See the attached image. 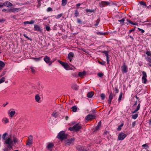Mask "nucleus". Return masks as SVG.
I'll use <instances>...</instances> for the list:
<instances>
[{"label":"nucleus","mask_w":151,"mask_h":151,"mask_svg":"<svg viewBox=\"0 0 151 151\" xmlns=\"http://www.w3.org/2000/svg\"><path fill=\"white\" fill-rule=\"evenodd\" d=\"M5 144H8L7 147L4 149V151H10L11 149L12 148V146L14 145L13 141L10 137H8L5 141Z\"/></svg>","instance_id":"1"},{"label":"nucleus","mask_w":151,"mask_h":151,"mask_svg":"<svg viewBox=\"0 0 151 151\" xmlns=\"http://www.w3.org/2000/svg\"><path fill=\"white\" fill-rule=\"evenodd\" d=\"M67 134L65 133L64 131L60 132L57 136V138L61 140H64L67 138Z\"/></svg>","instance_id":"2"},{"label":"nucleus","mask_w":151,"mask_h":151,"mask_svg":"<svg viewBox=\"0 0 151 151\" xmlns=\"http://www.w3.org/2000/svg\"><path fill=\"white\" fill-rule=\"evenodd\" d=\"M127 134L123 132H121L118 135L117 140H123L126 137Z\"/></svg>","instance_id":"3"},{"label":"nucleus","mask_w":151,"mask_h":151,"mask_svg":"<svg viewBox=\"0 0 151 151\" xmlns=\"http://www.w3.org/2000/svg\"><path fill=\"white\" fill-rule=\"evenodd\" d=\"M142 74L143 75L142 77V82L143 83L145 84L147 81V80L146 79V78L147 77V75L146 72L144 71L142 72Z\"/></svg>","instance_id":"4"},{"label":"nucleus","mask_w":151,"mask_h":151,"mask_svg":"<svg viewBox=\"0 0 151 151\" xmlns=\"http://www.w3.org/2000/svg\"><path fill=\"white\" fill-rule=\"evenodd\" d=\"M122 72L123 73H127L128 71V67L125 63H124L122 66L121 67Z\"/></svg>","instance_id":"5"},{"label":"nucleus","mask_w":151,"mask_h":151,"mask_svg":"<svg viewBox=\"0 0 151 151\" xmlns=\"http://www.w3.org/2000/svg\"><path fill=\"white\" fill-rule=\"evenodd\" d=\"M44 60L47 64H49V65H51L52 63V61H50V58L47 56H45L44 58Z\"/></svg>","instance_id":"6"},{"label":"nucleus","mask_w":151,"mask_h":151,"mask_svg":"<svg viewBox=\"0 0 151 151\" xmlns=\"http://www.w3.org/2000/svg\"><path fill=\"white\" fill-rule=\"evenodd\" d=\"M73 127H74L75 131L77 132L80 130L81 129V126L79 123L75 125Z\"/></svg>","instance_id":"7"},{"label":"nucleus","mask_w":151,"mask_h":151,"mask_svg":"<svg viewBox=\"0 0 151 151\" xmlns=\"http://www.w3.org/2000/svg\"><path fill=\"white\" fill-rule=\"evenodd\" d=\"M95 116L92 114H88L87 116L85 117V119L87 121H89L90 120H91L93 119H95Z\"/></svg>","instance_id":"8"},{"label":"nucleus","mask_w":151,"mask_h":151,"mask_svg":"<svg viewBox=\"0 0 151 151\" xmlns=\"http://www.w3.org/2000/svg\"><path fill=\"white\" fill-rule=\"evenodd\" d=\"M110 3L106 1H102L99 3V6L101 7H104L105 5H109Z\"/></svg>","instance_id":"9"},{"label":"nucleus","mask_w":151,"mask_h":151,"mask_svg":"<svg viewBox=\"0 0 151 151\" xmlns=\"http://www.w3.org/2000/svg\"><path fill=\"white\" fill-rule=\"evenodd\" d=\"M29 141L27 143L26 145L30 146L32 144L33 137L32 135H30L28 137Z\"/></svg>","instance_id":"10"},{"label":"nucleus","mask_w":151,"mask_h":151,"mask_svg":"<svg viewBox=\"0 0 151 151\" xmlns=\"http://www.w3.org/2000/svg\"><path fill=\"white\" fill-rule=\"evenodd\" d=\"M75 139L74 138L70 139H68L66 142V144L68 145H70L71 144H73Z\"/></svg>","instance_id":"11"},{"label":"nucleus","mask_w":151,"mask_h":151,"mask_svg":"<svg viewBox=\"0 0 151 151\" xmlns=\"http://www.w3.org/2000/svg\"><path fill=\"white\" fill-rule=\"evenodd\" d=\"M71 88L73 90L77 91L79 89V86L76 83H74L71 86Z\"/></svg>","instance_id":"12"},{"label":"nucleus","mask_w":151,"mask_h":151,"mask_svg":"<svg viewBox=\"0 0 151 151\" xmlns=\"http://www.w3.org/2000/svg\"><path fill=\"white\" fill-rule=\"evenodd\" d=\"M34 30L39 32H41L42 29L40 28V27L37 24H35L34 26Z\"/></svg>","instance_id":"13"},{"label":"nucleus","mask_w":151,"mask_h":151,"mask_svg":"<svg viewBox=\"0 0 151 151\" xmlns=\"http://www.w3.org/2000/svg\"><path fill=\"white\" fill-rule=\"evenodd\" d=\"M4 3V6H6L8 7H11L12 5V4L9 1H6Z\"/></svg>","instance_id":"14"},{"label":"nucleus","mask_w":151,"mask_h":151,"mask_svg":"<svg viewBox=\"0 0 151 151\" xmlns=\"http://www.w3.org/2000/svg\"><path fill=\"white\" fill-rule=\"evenodd\" d=\"M86 72L85 71H84L83 72H79L78 73V77H83L86 74Z\"/></svg>","instance_id":"15"},{"label":"nucleus","mask_w":151,"mask_h":151,"mask_svg":"<svg viewBox=\"0 0 151 151\" xmlns=\"http://www.w3.org/2000/svg\"><path fill=\"white\" fill-rule=\"evenodd\" d=\"M94 93L93 92L91 91L88 93L87 94V96L89 98H92L94 95Z\"/></svg>","instance_id":"16"},{"label":"nucleus","mask_w":151,"mask_h":151,"mask_svg":"<svg viewBox=\"0 0 151 151\" xmlns=\"http://www.w3.org/2000/svg\"><path fill=\"white\" fill-rule=\"evenodd\" d=\"M54 146V144L52 143H49L47 147L48 149L49 150L51 149Z\"/></svg>","instance_id":"17"},{"label":"nucleus","mask_w":151,"mask_h":151,"mask_svg":"<svg viewBox=\"0 0 151 151\" xmlns=\"http://www.w3.org/2000/svg\"><path fill=\"white\" fill-rule=\"evenodd\" d=\"M74 56V54L72 52H70L69 53L68 55V59H70L71 58H73Z\"/></svg>","instance_id":"18"},{"label":"nucleus","mask_w":151,"mask_h":151,"mask_svg":"<svg viewBox=\"0 0 151 151\" xmlns=\"http://www.w3.org/2000/svg\"><path fill=\"white\" fill-rule=\"evenodd\" d=\"M35 22V21L33 20H31L30 22L29 21H26L24 22V24H33Z\"/></svg>","instance_id":"19"},{"label":"nucleus","mask_w":151,"mask_h":151,"mask_svg":"<svg viewBox=\"0 0 151 151\" xmlns=\"http://www.w3.org/2000/svg\"><path fill=\"white\" fill-rule=\"evenodd\" d=\"M3 122L5 124H6L9 122V119L6 117L2 119Z\"/></svg>","instance_id":"20"},{"label":"nucleus","mask_w":151,"mask_h":151,"mask_svg":"<svg viewBox=\"0 0 151 151\" xmlns=\"http://www.w3.org/2000/svg\"><path fill=\"white\" fill-rule=\"evenodd\" d=\"M74 17H77L79 16V12L78 9H76L74 10Z\"/></svg>","instance_id":"21"},{"label":"nucleus","mask_w":151,"mask_h":151,"mask_svg":"<svg viewBox=\"0 0 151 151\" xmlns=\"http://www.w3.org/2000/svg\"><path fill=\"white\" fill-rule=\"evenodd\" d=\"M115 96V95L114 94H112V92H111V93L110 94V95H109L108 100H112L114 96Z\"/></svg>","instance_id":"22"},{"label":"nucleus","mask_w":151,"mask_h":151,"mask_svg":"<svg viewBox=\"0 0 151 151\" xmlns=\"http://www.w3.org/2000/svg\"><path fill=\"white\" fill-rule=\"evenodd\" d=\"M12 141H13V144L14 143L15 144L16 143H18V140L17 139V138L13 137V140H12Z\"/></svg>","instance_id":"23"},{"label":"nucleus","mask_w":151,"mask_h":151,"mask_svg":"<svg viewBox=\"0 0 151 151\" xmlns=\"http://www.w3.org/2000/svg\"><path fill=\"white\" fill-rule=\"evenodd\" d=\"M8 134L6 132L3 134L2 135V138L4 140H6L7 139V136Z\"/></svg>","instance_id":"24"},{"label":"nucleus","mask_w":151,"mask_h":151,"mask_svg":"<svg viewBox=\"0 0 151 151\" xmlns=\"http://www.w3.org/2000/svg\"><path fill=\"white\" fill-rule=\"evenodd\" d=\"M35 99L36 101L38 102L40 99V96L38 94L36 95L35 96Z\"/></svg>","instance_id":"25"},{"label":"nucleus","mask_w":151,"mask_h":151,"mask_svg":"<svg viewBox=\"0 0 151 151\" xmlns=\"http://www.w3.org/2000/svg\"><path fill=\"white\" fill-rule=\"evenodd\" d=\"M63 67L66 70H68L70 68V66L67 63H65Z\"/></svg>","instance_id":"26"},{"label":"nucleus","mask_w":151,"mask_h":151,"mask_svg":"<svg viewBox=\"0 0 151 151\" xmlns=\"http://www.w3.org/2000/svg\"><path fill=\"white\" fill-rule=\"evenodd\" d=\"M43 88V87L42 85H40L39 84L38 85L37 87V89L38 90H39L40 91H41Z\"/></svg>","instance_id":"27"},{"label":"nucleus","mask_w":151,"mask_h":151,"mask_svg":"<svg viewBox=\"0 0 151 151\" xmlns=\"http://www.w3.org/2000/svg\"><path fill=\"white\" fill-rule=\"evenodd\" d=\"M123 125H124V123H123L122 122L121 124V125H119L118 127L117 128V131H120L122 129L121 127L123 126Z\"/></svg>","instance_id":"28"},{"label":"nucleus","mask_w":151,"mask_h":151,"mask_svg":"<svg viewBox=\"0 0 151 151\" xmlns=\"http://www.w3.org/2000/svg\"><path fill=\"white\" fill-rule=\"evenodd\" d=\"M67 3V0H62V5L63 6H65L66 5Z\"/></svg>","instance_id":"29"},{"label":"nucleus","mask_w":151,"mask_h":151,"mask_svg":"<svg viewBox=\"0 0 151 151\" xmlns=\"http://www.w3.org/2000/svg\"><path fill=\"white\" fill-rule=\"evenodd\" d=\"M52 116L56 118L58 116V114L55 111H54L52 114Z\"/></svg>","instance_id":"30"},{"label":"nucleus","mask_w":151,"mask_h":151,"mask_svg":"<svg viewBox=\"0 0 151 151\" xmlns=\"http://www.w3.org/2000/svg\"><path fill=\"white\" fill-rule=\"evenodd\" d=\"M138 116V114H135L134 115H132V118L133 119H136Z\"/></svg>","instance_id":"31"},{"label":"nucleus","mask_w":151,"mask_h":151,"mask_svg":"<svg viewBox=\"0 0 151 151\" xmlns=\"http://www.w3.org/2000/svg\"><path fill=\"white\" fill-rule=\"evenodd\" d=\"M71 109H72V111L74 112H75L76 111L77 108L76 106H73Z\"/></svg>","instance_id":"32"},{"label":"nucleus","mask_w":151,"mask_h":151,"mask_svg":"<svg viewBox=\"0 0 151 151\" xmlns=\"http://www.w3.org/2000/svg\"><path fill=\"white\" fill-rule=\"evenodd\" d=\"M86 11L87 12H94V9H86Z\"/></svg>","instance_id":"33"},{"label":"nucleus","mask_w":151,"mask_h":151,"mask_svg":"<svg viewBox=\"0 0 151 151\" xmlns=\"http://www.w3.org/2000/svg\"><path fill=\"white\" fill-rule=\"evenodd\" d=\"M19 10V9L18 8H13L11 9V11L12 12H17Z\"/></svg>","instance_id":"34"},{"label":"nucleus","mask_w":151,"mask_h":151,"mask_svg":"<svg viewBox=\"0 0 151 151\" xmlns=\"http://www.w3.org/2000/svg\"><path fill=\"white\" fill-rule=\"evenodd\" d=\"M15 112L14 111H11L10 113V116L12 117L15 114Z\"/></svg>","instance_id":"35"},{"label":"nucleus","mask_w":151,"mask_h":151,"mask_svg":"<svg viewBox=\"0 0 151 151\" xmlns=\"http://www.w3.org/2000/svg\"><path fill=\"white\" fill-rule=\"evenodd\" d=\"M4 63L2 61H0V66L3 68L5 66Z\"/></svg>","instance_id":"36"},{"label":"nucleus","mask_w":151,"mask_h":151,"mask_svg":"<svg viewBox=\"0 0 151 151\" xmlns=\"http://www.w3.org/2000/svg\"><path fill=\"white\" fill-rule=\"evenodd\" d=\"M42 58V57L38 58H33V59L36 61H40Z\"/></svg>","instance_id":"37"},{"label":"nucleus","mask_w":151,"mask_h":151,"mask_svg":"<svg viewBox=\"0 0 151 151\" xmlns=\"http://www.w3.org/2000/svg\"><path fill=\"white\" fill-rule=\"evenodd\" d=\"M100 21V19L99 18H98L96 20V23L94 24V26H97L99 24Z\"/></svg>","instance_id":"38"},{"label":"nucleus","mask_w":151,"mask_h":151,"mask_svg":"<svg viewBox=\"0 0 151 151\" xmlns=\"http://www.w3.org/2000/svg\"><path fill=\"white\" fill-rule=\"evenodd\" d=\"M139 4L142 5H143L145 6H146V3L143 1H139Z\"/></svg>","instance_id":"39"},{"label":"nucleus","mask_w":151,"mask_h":151,"mask_svg":"<svg viewBox=\"0 0 151 151\" xmlns=\"http://www.w3.org/2000/svg\"><path fill=\"white\" fill-rule=\"evenodd\" d=\"M72 75L74 77L78 78V74L77 73H74L72 74Z\"/></svg>","instance_id":"40"},{"label":"nucleus","mask_w":151,"mask_h":151,"mask_svg":"<svg viewBox=\"0 0 151 151\" xmlns=\"http://www.w3.org/2000/svg\"><path fill=\"white\" fill-rule=\"evenodd\" d=\"M101 52L102 53H104L105 54L106 56L109 55V52L108 51H102Z\"/></svg>","instance_id":"41"},{"label":"nucleus","mask_w":151,"mask_h":151,"mask_svg":"<svg viewBox=\"0 0 151 151\" xmlns=\"http://www.w3.org/2000/svg\"><path fill=\"white\" fill-rule=\"evenodd\" d=\"M101 99L103 100L105 99V95L104 93H102L101 94Z\"/></svg>","instance_id":"42"},{"label":"nucleus","mask_w":151,"mask_h":151,"mask_svg":"<svg viewBox=\"0 0 151 151\" xmlns=\"http://www.w3.org/2000/svg\"><path fill=\"white\" fill-rule=\"evenodd\" d=\"M146 60L147 61L150 63H151V58L150 57H147L145 58Z\"/></svg>","instance_id":"43"},{"label":"nucleus","mask_w":151,"mask_h":151,"mask_svg":"<svg viewBox=\"0 0 151 151\" xmlns=\"http://www.w3.org/2000/svg\"><path fill=\"white\" fill-rule=\"evenodd\" d=\"M62 15V14H59L58 15H57V16H55V18L57 19H58L60 18V17H61Z\"/></svg>","instance_id":"44"},{"label":"nucleus","mask_w":151,"mask_h":151,"mask_svg":"<svg viewBox=\"0 0 151 151\" xmlns=\"http://www.w3.org/2000/svg\"><path fill=\"white\" fill-rule=\"evenodd\" d=\"M125 21V19L124 18H122L121 20H118V22H121V23L122 24H124V22Z\"/></svg>","instance_id":"45"},{"label":"nucleus","mask_w":151,"mask_h":151,"mask_svg":"<svg viewBox=\"0 0 151 151\" xmlns=\"http://www.w3.org/2000/svg\"><path fill=\"white\" fill-rule=\"evenodd\" d=\"M5 80L4 77H3L1 79H0V84L4 82Z\"/></svg>","instance_id":"46"},{"label":"nucleus","mask_w":151,"mask_h":151,"mask_svg":"<svg viewBox=\"0 0 151 151\" xmlns=\"http://www.w3.org/2000/svg\"><path fill=\"white\" fill-rule=\"evenodd\" d=\"M122 93L121 92L119 95V99H118V101L119 102L121 100L122 98Z\"/></svg>","instance_id":"47"},{"label":"nucleus","mask_w":151,"mask_h":151,"mask_svg":"<svg viewBox=\"0 0 151 151\" xmlns=\"http://www.w3.org/2000/svg\"><path fill=\"white\" fill-rule=\"evenodd\" d=\"M97 75L99 77H101L103 76L104 74L102 73H98Z\"/></svg>","instance_id":"48"},{"label":"nucleus","mask_w":151,"mask_h":151,"mask_svg":"<svg viewBox=\"0 0 151 151\" xmlns=\"http://www.w3.org/2000/svg\"><path fill=\"white\" fill-rule=\"evenodd\" d=\"M31 71L33 73H34L35 72V70L34 68L31 67H30Z\"/></svg>","instance_id":"49"},{"label":"nucleus","mask_w":151,"mask_h":151,"mask_svg":"<svg viewBox=\"0 0 151 151\" xmlns=\"http://www.w3.org/2000/svg\"><path fill=\"white\" fill-rule=\"evenodd\" d=\"M74 127L73 126V127H70L68 128V130L71 131H75Z\"/></svg>","instance_id":"50"},{"label":"nucleus","mask_w":151,"mask_h":151,"mask_svg":"<svg viewBox=\"0 0 151 151\" xmlns=\"http://www.w3.org/2000/svg\"><path fill=\"white\" fill-rule=\"evenodd\" d=\"M109 55H107L106 56L107 63L108 64H109Z\"/></svg>","instance_id":"51"},{"label":"nucleus","mask_w":151,"mask_h":151,"mask_svg":"<svg viewBox=\"0 0 151 151\" xmlns=\"http://www.w3.org/2000/svg\"><path fill=\"white\" fill-rule=\"evenodd\" d=\"M146 53L148 56H151V52L150 51H147Z\"/></svg>","instance_id":"52"},{"label":"nucleus","mask_w":151,"mask_h":151,"mask_svg":"<svg viewBox=\"0 0 151 151\" xmlns=\"http://www.w3.org/2000/svg\"><path fill=\"white\" fill-rule=\"evenodd\" d=\"M140 103H139L138 104V105L137 108L136 109V110L137 111H138L139 109H140Z\"/></svg>","instance_id":"53"},{"label":"nucleus","mask_w":151,"mask_h":151,"mask_svg":"<svg viewBox=\"0 0 151 151\" xmlns=\"http://www.w3.org/2000/svg\"><path fill=\"white\" fill-rule=\"evenodd\" d=\"M46 28L47 31H49L50 30V27L47 25L46 26Z\"/></svg>","instance_id":"54"},{"label":"nucleus","mask_w":151,"mask_h":151,"mask_svg":"<svg viewBox=\"0 0 151 151\" xmlns=\"http://www.w3.org/2000/svg\"><path fill=\"white\" fill-rule=\"evenodd\" d=\"M77 22L79 24H81V23H82V21H81V20L80 19H79L78 18H77Z\"/></svg>","instance_id":"55"},{"label":"nucleus","mask_w":151,"mask_h":151,"mask_svg":"<svg viewBox=\"0 0 151 151\" xmlns=\"http://www.w3.org/2000/svg\"><path fill=\"white\" fill-rule=\"evenodd\" d=\"M59 63L63 66L65 64V63L61 61L60 60H59Z\"/></svg>","instance_id":"56"},{"label":"nucleus","mask_w":151,"mask_h":151,"mask_svg":"<svg viewBox=\"0 0 151 151\" xmlns=\"http://www.w3.org/2000/svg\"><path fill=\"white\" fill-rule=\"evenodd\" d=\"M138 30L139 31H141V33H144V32H145V31L143 29H140V28H138Z\"/></svg>","instance_id":"57"},{"label":"nucleus","mask_w":151,"mask_h":151,"mask_svg":"<svg viewBox=\"0 0 151 151\" xmlns=\"http://www.w3.org/2000/svg\"><path fill=\"white\" fill-rule=\"evenodd\" d=\"M47 11L48 12H50V11H52V9L51 7H49L47 9Z\"/></svg>","instance_id":"58"},{"label":"nucleus","mask_w":151,"mask_h":151,"mask_svg":"<svg viewBox=\"0 0 151 151\" xmlns=\"http://www.w3.org/2000/svg\"><path fill=\"white\" fill-rule=\"evenodd\" d=\"M99 63L100 64H101V65H104L105 64V62H104V61H103L102 62H100V61H99Z\"/></svg>","instance_id":"59"},{"label":"nucleus","mask_w":151,"mask_h":151,"mask_svg":"<svg viewBox=\"0 0 151 151\" xmlns=\"http://www.w3.org/2000/svg\"><path fill=\"white\" fill-rule=\"evenodd\" d=\"M97 34L98 35H104L105 34L104 33L100 32H97Z\"/></svg>","instance_id":"60"},{"label":"nucleus","mask_w":151,"mask_h":151,"mask_svg":"<svg viewBox=\"0 0 151 151\" xmlns=\"http://www.w3.org/2000/svg\"><path fill=\"white\" fill-rule=\"evenodd\" d=\"M127 22L128 23H127V24H128L129 23H132V21L130 20L129 19H127Z\"/></svg>","instance_id":"61"},{"label":"nucleus","mask_w":151,"mask_h":151,"mask_svg":"<svg viewBox=\"0 0 151 151\" xmlns=\"http://www.w3.org/2000/svg\"><path fill=\"white\" fill-rule=\"evenodd\" d=\"M115 91H116V94H115V95H116V94L118 93L119 92V90L117 89V88L116 87H115Z\"/></svg>","instance_id":"62"},{"label":"nucleus","mask_w":151,"mask_h":151,"mask_svg":"<svg viewBox=\"0 0 151 151\" xmlns=\"http://www.w3.org/2000/svg\"><path fill=\"white\" fill-rule=\"evenodd\" d=\"M142 147H146L148 148L149 147L148 146L147 144H145L142 145Z\"/></svg>","instance_id":"63"},{"label":"nucleus","mask_w":151,"mask_h":151,"mask_svg":"<svg viewBox=\"0 0 151 151\" xmlns=\"http://www.w3.org/2000/svg\"><path fill=\"white\" fill-rule=\"evenodd\" d=\"M136 122H133L132 124V126L133 127H134L135 125V124H136Z\"/></svg>","instance_id":"64"}]
</instances>
